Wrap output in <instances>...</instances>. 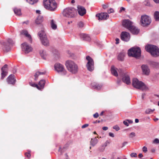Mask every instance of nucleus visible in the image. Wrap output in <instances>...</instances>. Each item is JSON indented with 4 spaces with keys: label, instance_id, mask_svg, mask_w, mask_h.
Returning <instances> with one entry per match:
<instances>
[{
    "label": "nucleus",
    "instance_id": "49",
    "mask_svg": "<svg viewBox=\"0 0 159 159\" xmlns=\"http://www.w3.org/2000/svg\"><path fill=\"white\" fill-rule=\"evenodd\" d=\"M114 10L112 8H110L109 10H108V13H112L114 12Z\"/></svg>",
    "mask_w": 159,
    "mask_h": 159
},
{
    "label": "nucleus",
    "instance_id": "64",
    "mask_svg": "<svg viewBox=\"0 0 159 159\" xmlns=\"http://www.w3.org/2000/svg\"><path fill=\"white\" fill-rule=\"evenodd\" d=\"M120 81H120V80H118L117 81V84H120Z\"/></svg>",
    "mask_w": 159,
    "mask_h": 159
},
{
    "label": "nucleus",
    "instance_id": "35",
    "mask_svg": "<svg viewBox=\"0 0 159 159\" xmlns=\"http://www.w3.org/2000/svg\"><path fill=\"white\" fill-rule=\"evenodd\" d=\"M154 17L156 20H159V12L156 11L154 13Z\"/></svg>",
    "mask_w": 159,
    "mask_h": 159
},
{
    "label": "nucleus",
    "instance_id": "37",
    "mask_svg": "<svg viewBox=\"0 0 159 159\" xmlns=\"http://www.w3.org/2000/svg\"><path fill=\"white\" fill-rule=\"evenodd\" d=\"M154 111V109L152 110L151 109L148 108L145 111V113L147 114H149L152 113Z\"/></svg>",
    "mask_w": 159,
    "mask_h": 159
},
{
    "label": "nucleus",
    "instance_id": "1",
    "mask_svg": "<svg viewBox=\"0 0 159 159\" xmlns=\"http://www.w3.org/2000/svg\"><path fill=\"white\" fill-rule=\"evenodd\" d=\"M132 85L134 88L143 91H146L148 89V87L143 82L139 80L136 78L133 79Z\"/></svg>",
    "mask_w": 159,
    "mask_h": 159
},
{
    "label": "nucleus",
    "instance_id": "39",
    "mask_svg": "<svg viewBox=\"0 0 159 159\" xmlns=\"http://www.w3.org/2000/svg\"><path fill=\"white\" fill-rule=\"evenodd\" d=\"M77 25L79 27L82 28L84 26V24L82 22L80 21L78 23Z\"/></svg>",
    "mask_w": 159,
    "mask_h": 159
},
{
    "label": "nucleus",
    "instance_id": "16",
    "mask_svg": "<svg viewBox=\"0 0 159 159\" xmlns=\"http://www.w3.org/2000/svg\"><path fill=\"white\" fill-rule=\"evenodd\" d=\"M142 72L143 74L148 75L150 73V70L148 66L146 65H143L141 66Z\"/></svg>",
    "mask_w": 159,
    "mask_h": 159
},
{
    "label": "nucleus",
    "instance_id": "61",
    "mask_svg": "<svg viewBox=\"0 0 159 159\" xmlns=\"http://www.w3.org/2000/svg\"><path fill=\"white\" fill-rule=\"evenodd\" d=\"M135 122L136 123H138L139 122V120L138 119H135Z\"/></svg>",
    "mask_w": 159,
    "mask_h": 159
},
{
    "label": "nucleus",
    "instance_id": "34",
    "mask_svg": "<svg viewBox=\"0 0 159 159\" xmlns=\"http://www.w3.org/2000/svg\"><path fill=\"white\" fill-rule=\"evenodd\" d=\"M50 25L52 29L55 30L57 29V25L56 24V22L54 20H51Z\"/></svg>",
    "mask_w": 159,
    "mask_h": 159
},
{
    "label": "nucleus",
    "instance_id": "51",
    "mask_svg": "<svg viewBox=\"0 0 159 159\" xmlns=\"http://www.w3.org/2000/svg\"><path fill=\"white\" fill-rule=\"evenodd\" d=\"M125 10V8L123 7H120V12H121L122 11H124Z\"/></svg>",
    "mask_w": 159,
    "mask_h": 159
},
{
    "label": "nucleus",
    "instance_id": "27",
    "mask_svg": "<svg viewBox=\"0 0 159 159\" xmlns=\"http://www.w3.org/2000/svg\"><path fill=\"white\" fill-rule=\"evenodd\" d=\"M22 34H23L25 35L26 37L28 38L29 39V40L30 43L32 42V39H31V35L28 34V32L26 30H22L21 32Z\"/></svg>",
    "mask_w": 159,
    "mask_h": 159
},
{
    "label": "nucleus",
    "instance_id": "40",
    "mask_svg": "<svg viewBox=\"0 0 159 159\" xmlns=\"http://www.w3.org/2000/svg\"><path fill=\"white\" fill-rule=\"evenodd\" d=\"M30 151L28 150V152H26L25 154V156L27 157L28 158H30Z\"/></svg>",
    "mask_w": 159,
    "mask_h": 159
},
{
    "label": "nucleus",
    "instance_id": "36",
    "mask_svg": "<svg viewBox=\"0 0 159 159\" xmlns=\"http://www.w3.org/2000/svg\"><path fill=\"white\" fill-rule=\"evenodd\" d=\"M13 10L15 13L17 15L20 16L21 15V12L20 9L15 8Z\"/></svg>",
    "mask_w": 159,
    "mask_h": 159
},
{
    "label": "nucleus",
    "instance_id": "50",
    "mask_svg": "<svg viewBox=\"0 0 159 159\" xmlns=\"http://www.w3.org/2000/svg\"><path fill=\"white\" fill-rule=\"evenodd\" d=\"M89 126V124H87L84 125L82 126V128L83 129L84 128Z\"/></svg>",
    "mask_w": 159,
    "mask_h": 159
},
{
    "label": "nucleus",
    "instance_id": "2",
    "mask_svg": "<svg viewBox=\"0 0 159 159\" xmlns=\"http://www.w3.org/2000/svg\"><path fill=\"white\" fill-rule=\"evenodd\" d=\"M145 48L146 51L150 53L153 57H157L159 56V48L157 47L148 44L145 46Z\"/></svg>",
    "mask_w": 159,
    "mask_h": 159
},
{
    "label": "nucleus",
    "instance_id": "44",
    "mask_svg": "<svg viewBox=\"0 0 159 159\" xmlns=\"http://www.w3.org/2000/svg\"><path fill=\"white\" fill-rule=\"evenodd\" d=\"M31 85L33 87H36L38 89H40V88L39 86L36 84H31Z\"/></svg>",
    "mask_w": 159,
    "mask_h": 159
},
{
    "label": "nucleus",
    "instance_id": "9",
    "mask_svg": "<svg viewBox=\"0 0 159 159\" xmlns=\"http://www.w3.org/2000/svg\"><path fill=\"white\" fill-rule=\"evenodd\" d=\"M118 72L119 75H121L122 81L127 84H130V80L129 75L128 74L122 72L121 70H118Z\"/></svg>",
    "mask_w": 159,
    "mask_h": 159
},
{
    "label": "nucleus",
    "instance_id": "3",
    "mask_svg": "<svg viewBox=\"0 0 159 159\" xmlns=\"http://www.w3.org/2000/svg\"><path fill=\"white\" fill-rule=\"evenodd\" d=\"M66 66L70 72L74 74L77 72L78 70V66L74 61L68 60L66 62Z\"/></svg>",
    "mask_w": 159,
    "mask_h": 159
},
{
    "label": "nucleus",
    "instance_id": "22",
    "mask_svg": "<svg viewBox=\"0 0 159 159\" xmlns=\"http://www.w3.org/2000/svg\"><path fill=\"white\" fill-rule=\"evenodd\" d=\"M131 33L134 34H138L139 32V30L135 26L133 25L131 27H130L129 29Z\"/></svg>",
    "mask_w": 159,
    "mask_h": 159
},
{
    "label": "nucleus",
    "instance_id": "60",
    "mask_svg": "<svg viewBox=\"0 0 159 159\" xmlns=\"http://www.w3.org/2000/svg\"><path fill=\"white\" fill-rule=\"evenodd\" d=\"M100 120H98V121H97V120H96V121H94V122H93V123H94V124H95V123H96L97 122L99 123H100Z\"/></svg>",
    "mask_w": 159,
    "mask_h": 159
},
{
    "label": "nucleus",
    "instance_id": "41",
    "mask_svg": "<svg viewBox=\"0 0 159 159\" xmlns=\"http://www.w3.org/2000/svg\"><path fill=\"white\" fill-rule=\"evenodd\" d=\"M113 129H115L116 131H118L120 129L119 127L117 125L114 126H113Z\"/></svg>",
    "mask_w": 159,
    "mask_h": 159
},
{
    "label": "nucleus",
    "instance_id": "52",
    "mask_svg": "<svg viewBox=\"0 0 159 159\" xmlns=\"http://www.w3.org/2000/svg\"><path fill=\"white\" fill-rule=\"evenodd\" d=\"M109 136H110V137H114V134L113 133H111V132H110L109 133Z\"/></svg>",
    "mask_w": 159,
    "mask_h": 159
},
{
    "label": "nucleus",
    "instance_id": "63",
    "mask_svg": "<svg viewBox=\"0 0 159 159\" xmlns=\"http://www.w3.org/2000/svg\"><path fill=\"white\" fill-rule=\"evenodd\" d=\"M40 11L39 10H37L36 11V12L37 13L39 14L40 13Z\"/></svg>",
    "mask_w": 159,
    "mask_h": 159
},
{
    "label": "nucleus",
    "instance_id": "10",
    "mask_svg": "<svg viewBox=\"0 0 159 159\" xmlns=\"http://www.w3.org/2000/svg\"><path fill=\"white\" fill-rule=\"evenodd\" d=\"M140 21L142 25L145 26L149 25L151 23V20L150 17L145 15L141 16Z\"/></svg>",
    "mask_w": 159,
    "mask_h": 159
},
{
    "label": "nucleus",
    "instance_id": "6",
    "mask_svg": "<svg viewBox=\"0 0 159 159\" xmlns=\"http://www.w3.org/2000/svg\"><path fill=\"white\" fill-rule=\"evenodd\" d=\"M128 55L130 57L138 58L141 56V51L139 47L132 48L128 51Z\"/></svg>",
    "mask_w": 159,
    "mask_h": 159
},
{
    "label": "nucleus",
    "instance_id": "53",
    "mask_svg": "<svg viewBox=\"0 0 159 159\" xmlns=\"http://www.w3.org/2000/svg\"><path fill=\"white\" fill-rule=\"evenodd\" d=\"M119 39L118 38H116V44H118L119 43Z\"/></svg>",
    "mask_w": 159,
    "mask_h": 159
},
{
    "label": "nucleus",
    "instance_id": "19",
    "mask_svg": "<svg viewBox=\"0 0 159 159\" xmlns=\"http://www.w3.org/2000/svg\"><path fill=\"white\" fill-rule=\"evenodd\" d=\"M7 65H5L2 68L1 70V79H3L7 75Z\"/></svg>",
    "mask_w": 159,
    "mask_h": 159
},
{
    "label": "nucleus",
    "instance_id": "48",
    "mask_svg": "<svg viewBox=\"0 0 159 159\" xmlns=\"http://www.w3.org/2000/svg\"><path fill=\"white\" fill-rule=\"evenodd\" d=\"M99 116L98 113V112H96L93 115V116L95 118H97Z\"/></svg>",
    "mask_w": 159,
    "mask_h": 159
},
{
    "label": "nucleus",
    "instance_id": "25",
    "mask_svg": "<svg viewBox=\"0 0 159 159\" xmlns=\"http://www.w3.org/2000/svg\"><path fill=\"white\" fill-rule=\"evenodd\" d=\"M80 38L84 40L89 41L91 40V38L89 35L88 34H80Z\"/></svg>",
    "mask_w": 159,
    "mask_h": 159
},
{
    "label": "nucleus",
    "instance_id": "42",
    "mask_svg": "<svg viewBox=\"0 0 159 159\" xmlns=\"http://www.w3.org/2000/svg\"><path fill=\"white\" fill-rule=\"evenodd\" d=\"M130 156L131 157H137V154L136 153L133 152L130 154Z\"/></svg>",
    "mask_w": 159,
    "mask_h": 159
},
{
    "label": "nucleus",
    "instance_id": "4",
    "mask_svg": "<svg viewBox=\"0 0 159 159\" xmlns=\"http://www.w3.org/2000/svg\"><path fill=\"white\" fill-rule=\"evenodd\" d=\"M43 4L46 9L51 11H55L57 7L54 0H43Z\"/></svg>",
    "mask_w": 159,
    "mask_h": 159
},
{
    "label": "nucleus",
    "instance_id": "20",
    "mask_svg": "<svg viewBox=\"0 0 159 159\" xmlns=\"http://www.w3.org/2000/svg\"><path fill=\"white\" fill-rule=\"evenodd\" d=\"M79 14L81 16H83L86 13V10L85 8L82 6H79L77 7Z\"/></svg>",
    "mask_w": 159,
    "mask_h": 159
},
{
    "label": "nucleus",
    "instance_id": "33",
    "mask_svg": "<svg viewBox=\"0 0 159 159\" xmlns=\"http://www.w3.org/2000/svg\"><path fill=\"white\" fill-rule=\"evenodd\" d=\"M45 84V81L44 80H41L39 83V88L40 89L39 90H41L43 89L44 86V85Z\"/></svg>",
    "mask_w": 159,
    "mask_h": 159
},
{
    "label": "nucleus",
    "instance_id": "56",
    "mask_svg": "<svg viewBox=\"0 0 159 159\" xmlns=\"http://www.w3.org/2000/svg\"><path fill=\"white\" fill-rule=\"evenodd\" d=\"M102 7L103 9H106L107 7V5H103L102 6Z\"/></svg>",
    "mask_w": 159,
    "mask_h": 159
},
{
    "label": "nucleus",
    "instance_id": "8",
    "mask_svg": "<svg viewBox=\"0 0 159 159\" xmlns=\"http://www.w3.org/2000/svg\"><path fill=\"white\" fill-rule=\"evenodd\" d=\"M86 59L88 62L87 63L86 66L87 69L90 71H92L94 69V62L93 59L89 56L86 57Z\"/></svg>",
    "mask_w": 159,
    "mask_h": 159
},
{
    "label": "nucleus",
    "instance_id": "24",
    "mask_svg": "<svg viewBox=\"0 0 159 159\" xmlns=\"http://www.w3.org/2000/svg\"><path fill=\"white\" fill-rule=\"evenodd\" d=\"M107 141H106L104 143L101 145L98 148V150L100 152H103L104 151L106 147L107 146Z\"/></svg>",
    "mask_w": 159,
    "mask_h": 159
},
{
    "label": "nucleus",
    "instance_id": "47",
    "mask_svg": "<svg viewBox=\"0 0 159 159\" xmlns=\"http://www.w3.org/2000/svg\"><path fill=\"white\" fill-rule=\"evenodd\" d=\"M124 124L126 126H128L129 125L128 121L127 120L123 121Z\"/></svg>",
    "mask_w": 159,
    "mask_h": 159
},
{
    "label": "nucleus",
    "instance_id": "29",
    "mask_svg": "<svg viewBox=\"0 0 159 159\" xmlns=\"http://www.w3.org/2000/svg\"><path fill=\"white\" fill-rule=\"evenodd\" d=\"M125 55V53L123 52H120L118 55L117 59L120 61H123Z\"/></svg>",
    "mask_w": 159,
    "mask_h": 159
},
{
    "label": "nucleus",
    "instance_id": "30",
    "mask_svg": "<svg viewBox=\"0 0 159 159\" xmlns=\"http://www.w3.org/2000/svg\"><path fill=\"white\" fill-rule=\"evenodd\" d=\"M45 71H44L42 72H41L39 71L36 72L34 75V80L36 81L38 79V77L39 75H44L45 74Z\"/></svg>",
    "mask_w": 159,
    "mask_h": 159
},
{
    "label": "nucleus",
    "instance_id": "18",
    "mask_svg": "<svg viewBox=\"0 0 159 159\" xmlns=\"http://www.w3.org/2000/svg\"><path fill=\"white\" fill-rule=\"evenodd\" d=\"M15 75L12 74L10 75L7 79V81L8 84H14L16 82Z\"/></svg>",
    "mask_w": 159,
    "mask_h": 159
},
{
    "label": "nucleus",
    "instance_id": "32",
    "mask_svg": "<svg viewBox=\"0 0 159 159\" xmlns=\"http://www.w3.org/2000/svg\"><path fill=\"white\" fill-rule=\"evenodd\" d=\"M39 54L43 59H45L47 55V53L46 51L43 50H41L39 52Z\"/></svg>",
    "mask_w": 159,
    "mask_h": 159
},
{
    "label": "nucleus",
    "instance_id": "57",
    "mask_svg": "<svg viewBox=\"0 0 159 159\" xmlns=\"http://www.w3.org/2000/svg\"><path fill=\"white\" fill-rule=\"evenodd\" d=\"M139 157L140 158H141L142 157H143V154H142V153H139Z\"/></svg>",
    "mask_w": 159,
    "mask_h": 159
},
{
    "label": "nucleus",
    "instance_id": "59",
    "mask_svg": "<svg viewBox=\"0 0 159 159\" xmlns=\"http://www.w3.org/2000/svg\"><path fill=\"white\" fill-rule=\"evenodd\" d=\"M153 1L156 3H159V0H153Z\"/></svg>",
    "mask_w": 159,
    "mask_h": 159
},
{
    "label": "nucleus",
    "instance_id": "13",
    "mask_svg": "<svg viewBox=\"0 0 159 159\" xmlns=\"http://www.w3.org/2000/svg\"><path fill=\"white\" fill-rule=\"evenodd\" d=\"M21 48L22 52L25 54L28 53L32 50V47L26 42L22 44Z\"/></svg>",
    "mask_w": 159,
    "mask_h": 159
},
{
    "label": "nucleus",
    "instance_id": "31",
    "mask_svg": "<svg viewBox=\"0 0 159 159\" xmlns=\"http://www.w3.org/2000/svg\"><path fill=\"white\" fill-rule=\"evenodd\" d=\"M43 16H39L37 17L35 20V23L37 24H39L43 22Z\"/></svg>",
    "mask_w": 159,
    "mask_h": 159
},
{
    "label": "nucleus",
    "instance_id": "5",
    "mask_svg": "<svg viewBox=\"0 0 159 159\" xmlns=\"http://www.w3.org/2000/svg\"><path fill=\"white\" fill-rule=\"evenodd\" d=\"M76 12V10L74 8L69 7L64 10L63 15L64 16L68 18H74Z\"/></svg>",
    "mask_w": 159,
    "mask_h": 159
},
{
    "label": "nucleus",
    "instance_id": "11",
    "mask_svg": "<svg viewBox=\"0 0 159 159\" xmlns=\"http://www.w3.org/2000/svg\"><path fill=\"white\" fill-rule=\"evenodd\" d=\"M54 68L58 72L61 73V75H62L66 74V71L64 69V66L60 63H56L54 65Z\"/></svg>",
    "mask_w": 159,
    "mask_h": 159
},
{
    "label": "nucleus",
    "instance_id": "58",
    "mask_svg": "<svg viewBox=\"0 0 159 159\" xmlns=\"http://www.w3.org/2000/svg\"><path fill=\"white\" fill-rule=\"evenodd\" d=\"M128 122V123H133V121L130 120H127Z\"/></svg>",
    "mask_w": 159,
    "mask_h": 159
},
{
    "label": "nucleus",
    "instance_id": "38",
    "mask_svg": "<svg viewBox=\"0 0 159 159\" xmlns=\"http://www.w3.org/2000/svg\"><path fill=\"white\" fill-rule=\"evenodd\" d=\"M26 1L30 4L33 5L36 3L38 0H26Z\"/></svg>",
    "mask_w": 159,
    "mask_h": 159
},
{
    "label": "nucleus",
    "instance_id": "62",
    "mask_svg": "<svg viewBox=\"0 0 159 159\" xmlns=\"http://www.w3.org/2000/svg\"><path fill=\"white\" fill-rule=\"evenodd\" d=\"M98 41L96 39H95L94 40V43H96L97 44H98Z\"/></svg>",
    "mask_w": 159,
    "mask_h": 159
},
{
    "label": "nucleus",
    "instance_id": "23",
    "mask_svg": "<svg viewBox=\"0 0 159 159\" xmlns=\"http://www.w3.org/2000/svg\"><path fill=\"white\" fill-rule=\"evenodd\" d=\"M149 64L152 67L156 68H159V62L153 61H150L149 62Z\"/></svg>",
    "mask_w": 159,
    "mask_h": 159
},
{
    "label": "nucleus",
    "instance_id": "21",
    "mask_svg": "<svg viewBox=\"0 0 159 159\" xmlns=\"http://www.w3.org/2000/svg\"><path fill=\"white\" fill-rule=\"evenodd\" d=\"M91 85L93 89L98 90L100 89L102 86L101 84L95 82L92 83Z\"/></svg>",
    "mask_w": 159,
    "mask_h": 159
},
{
    "label": "nucleus",
    "instance_id": "54",
    "mask_svg": "<svg viewBox=\"0 0 159 159\" xmlns=\"http://www.w3.org/2000/svg\"><path fill=\"white\" fill-rule=\"evenodd\" d=\"M102 129L104 130H107L108 129V128L107 127L104 126L102 127Z\"/></svg>",
    "mask_w": 159,
    "mask_h": 159
},
{
    "label": "nucleus",
    "instance_id": "7",
    "mask_svg": "<svg viewBox=\"0 0 159 159\" xmlns=\"http://www.w3.org/2000/svg\"><path fill=\"white\" fill-rule=\"evenodd\" d=\"M42 44L45 46H48L49 45V42L47 39L44 31L41 30L38 33Z\"/></svg>",
    "mask_w": 159,
    "mask_h": 159
},
{
    "label": "nucleus",
    "instance_id": "55",
    "mask_svg": "<svg viewBox=\"0 0 159 159\" xmlns=\"http://www.w3.org/2000/svg\"><path fill=\"white\" fill-rule=\"evenodd\" d=\"M128 143V142H124L122 143V146L123 147L125 146L126 144H127Z\"/></svg>",
    "mask_w": 159,
    "mask_h": 159
},
{
    "label": "nucleus",
    "instance_id": "28",
    "mask_svg": "<svg viewBox=\"0 0 159 159\" xmlns=\"http://www.w3.org/2000/svg\"><path fill=\"white\" fill-rule=\"evenodd\" d=\"M117 69L115 68L114 66H111V74L116 77L118 76V74L117 71Z\"/></svg>",
    "mask_w": 159,
    "mask_h": 159
},
{
    "label": "nucleus",
    "instance_id": "14",
    "mask_svg": "<svg viewBox=\"0 0 159 159\" xmlns=\"http://www.w3.org/2000/svg\"><path fill=\"white\" fill-rule=\"evenodd\" d=\"M121 38L122 40L124 41H129L130 39L129 33L126 32H122L121 35Z\"/></svg>",
    "mask_w": 159,
    "mask_h": 159
},
{
    "label": "nucleus",
    "instance_id": "45",
    "mask_svg": "<svg viewBox=\"0 0 159 159\" xmlns=\"http://www.w3.org/2000/svg\"><path fill=\"white\" fill-rule=\"evenodd\" d=\"M142 150L145 153L147 152L148 151L147 148L145 146H144Z\"/></svg>",
    "mask_w": 159,
    "mask_h": 159
},
{
    "label": "nucleus",
    "instance_id": "17",
    "mask_svg": "<svg viewBox=\"0 0 159 159\" xmlns=\"http://www.w3.org/2000/svg\"><path fill=\"white\" fill-rule=\"evenodd\" d=\"M123 26L128 30L132 27L133 25V23L129 20H125L123 21Z\"/></svg>",
    "mask_w": 159,
    "mask_h": 159
},
{
    "label": "nucleus",
    "instance_id": "46",
    "mask_svg": "<svg viewBox=\"0 0 159 159\" xmlns=\"http://www.w3.org/2000/svg\"><path fill=\"white\" fill-rule=\"evenodd\" d=\"M153 143H159V140L158 139H156L153 141Z\"/></svg>",
    "mask_w": 159,
    "mask_h": 159
},
{
    "label": "nucleus",
    "instance_id": "43",
    "mask_svg": "<svg viewBox=\"0 0 159 159\" xmlns=\"http://www.w3.org/2000/svg\"><path fill=\"white\" fill-rule=\"evenodd\" d=\"M135 136V133L134 132L131 133L129 135V137L131 138H133Z\"/></svg>",
    "mask_w": 159,
    "mask_h": 159
},
{
    "label": "nucleus",
    "instance_id": "26",
    "mask_svg": "<svg viewBox=\"0 0 159 159\" xmlns=\"http://www.w3.org/2000/svg\"><path fill=\"white\" fill-rule=\"evenodd\" d=\"M98 139H97V137H95L91 139V140L90 141V144L92 146L94 147L98 143Z\"/></svg>",
    "mask_w": 159,
    "mask_h": 159
},
{
    "label": "nucleus",
    "instance_id": "15",
    "mask_svg": "<svg viewBox=\"0 0 159 159\" xmlns=\"http://www.w3.org/2000/svg\"><path fill=\"white\" fill-rule=\"evenodd\" d=\"M96 17L99 20H105L109 17V15L107 13H102L96 15Z\"/></svg>",
    "mask_w": 159,
    "mask_h": 159
},
{
    "label": "nucleus",
    "instance_id": "12",
    "mask_svg": "<svg viewBox=\"0 0 159 159\" xmlns=\"http://www.w3.org/2000/svg\"><path fill=\"white\" fill-rule=\"evenodd\" d=\"M14 43L12 40L9 39L6 42L3 43L2 45V49L4 51L8 52L10 50L11 45Z\"/></svg>",
    "mask_w": 159,
    "mask_h": 159
}]
</instances>
